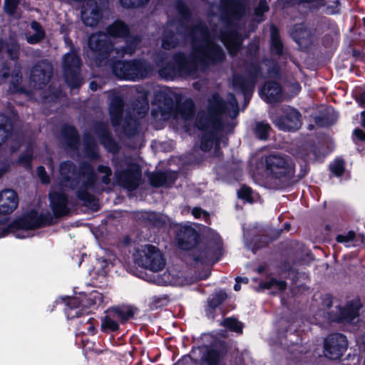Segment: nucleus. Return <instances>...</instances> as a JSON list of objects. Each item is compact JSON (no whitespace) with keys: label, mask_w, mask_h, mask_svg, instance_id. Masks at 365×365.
<instances>
[{"label":"nucleus","mask_w":365,"mask_h":365,"mask_svg":"<svg viewBox=\"0 0 365 365\" xmlns=\"http://www.w3.org/2000/svg\"><path fill=\"white\" fill-rule=\"evenodd\" d=\"M356 240V235L354 230H349L346 234H339L336 237L339 243L354 242Z\"/></svg>","instance_id":"3c124183"},{"label":"nucleus","mask_w":365,"mask_h":365,"mask_svg":"<svg viewBox=\"0 0 365 365\" xmlns=\"http://www.w3.org/2000/svg\"><path fill=\"white\" fill-rule=\"evenodd\" d=\"M349 346L345 334L339 332L329 334L324 339L323 353L326 358L336 361L344 355Z\"/></svg>","instance_id":"9d476101"},{"label":"nucleus","mask_w":365,"mask_h":365,"mask_svg":"<svg viewBox=\"0 0 365 365\" xmlns=\"http://www.w3.org/2000/svg\"><path fill=\"white\" fill-rule=\"evenodd\" d=\"M98 171L106 174L102 180L104 183L108 184L110 182L109 176L111 175V170L110 168L105 165H100L98 167Z\"/></svg>","instance_id":"13d9d810"},{"label":"nucleus","mask_w":365,"mask_h":365,"mask_svg":"<svg viewBox=\"0 0 365 365\" xmlns=\"http://www.w3.org/2000/svg\"><path fill=\"white\" fill-rule=\"evenodd\" d=\"M177 179V174L174 172H155L149 176L150 184L155 187L167 185L169 186L174 183Z\"/></svg>","instance_id":"c85d7f7f"},{"label":"nucleus","mask_w":365,"mask_h":365,"mask_svg":"<svg viewBox=\"0 0 365 365\" xmlns=\"http://www.w3.org/2000/svg\"><path fill=\"white\" fill-rule=\"evenodd\" d=\"M82 21L86 26H95L101 19V14L97 3L93 0H88L83 6Z\"/></svg>","instance_id":"412c9836"},{"label":"nucleus","mask_w":365,"mask_h":365,"mask_svg":"<svg viewBox=\"0 0 365 365\" xmlns=\"http://www.w3.org/2000/svg\"><path fill=\"white\" fill-rule=\"evenodd\" d=\"M338 118L336 113L332 110L331 113H326L314 117V123L319 127H329L334 125Z\"/></svg>","instance_id":"c9c22d12"},{"label":"nucleus","mask_w":365,"mask_h":365,"mask_svg":"<svg viewBox=\"0 0 365 365\" xmlns=\"http://www.w3.org/2000/svg\"><path fill=\"white\" fill-rule=\"evenodd\" d=\"M4 48L6 49V53L11 59L16 60L19 58V46L15 40L11 39L10 42L6 44L3 41H0V51Z\"/></svg>","instance_id":"58836bf2"},{"label":"nucleus","mask_w":365,"mask_h":365,"mask_svg":"<svg viewBox=\"0 0 365 365\" xmlns=\"http://www.w3.org/2000/svg\"><path fill=\"white\" fill-rule=\"evenodd\" d=\"M259 51V43L251 41L245 51V56L250 59H244L241 73L232 76V88L237 95L242 96L245 105L249 103L258 80L264 78L262 63L257 59Z\"/></svg>","instance_id":"f03ea898"},{"label":"nucleus","mask_w":365,"mask_h":365,"mask_svg":"<svg viewBox=\"0 0 365 365\" xmlns=\"http://www.w3.org/2000/svg\"><path fill=\"white\" fill-rule=\"evenodd\" d=\"M274 277L271 278L268 281H260L259 283V289L261 290L270 289L274 288Z\"/></svg>","instance_id":"e2e57ef3"},{"label":"nucleus","mask_w":365,"mask_h":365,"mask_svg":"<svg viewBox=\"0 0 365 365\" xmlns=\"http://www.w3.org/2000/svg\"><path fill=\"white\" fill-rule=\"evenodd\" d=\"M81 60L77 54L69 52L63 57V71L66 83L71 88H78L82 83L79 76Z\"/></svg>","instance_id":"ddd939ff"},{"label":"nucleus","mask_w":365,"mask_h":365,"mask_svg":"<svg viewBox=\"0 0 365 365\" xmlns=\"http://www.w3.org/2000/svg\"><path fill=\"white\" fill-rule=\"evenodd\" d=\"M149 0H120L123 6L126 8L136 7L147 3Z\"/></svg>","instance_id":"5fc2aeb1"},{"label":"nucleus","mask_w":365,"mask_h":365,"mask_svg":"<svg viewBox=\"0 0 365 365\" xmlns=\"http://www.w3.org/2000/svg\"><path fill=\"white\" fill-rule=\"evenodd\" d=\"M177 9L182 17L186 18L187 16L189 13L188 9L182 2H178Z\"/></svg>","instance_id":"69168bd1"},{"label":"nucleus","mask_w":365,"mask_h":365,"mask_svg":"<svg viewBox=\"0 0 365 365\" xmlns=\"http://www.w3.org/2000/svg\"><path fill=\"white\" fill-rule=\"evenodd\" d=\"M194 113V103L192 100L186 99L178 108V114L184 119H189Z\"/></svg>","instance_id":"ea45409f"},{"label":"nucleus","mask_w":365,"mask_h":365,"mask_svg":"<svg viewBox=\"0 0 365 365\" xmlns=\"http://www.w3.org/2000/svg\"><path fill=\"white\" fill-rule=\"evenodd\" d=\"M178 242L180 248L188 250L197 244L199 235L197 231L191 227H182L178 234Z\"/></svg>","instance_id":"aec40b11"},{"label":"nucleus","mask_w":365,"mask_h":365,"mask_svg":"<svg viewBox=\"0 0 365 365\" xmlns=\"http://www.w3.org/2000/svg\"><path fill=\"white\" fill-rule=\"evenodd\" d=\"M192 213L195 216V218H199L200 217H202L205 220V221H207L209 219L208 212L202 210V209H200L199 207L193 208Z\"/></svg>","instance_id":"052dcab7"},{"label":"nucleus","mask_w":365,"mask_h":365,"mask_svg":"<svg viewBox=\"0 0 365 365\" xmlns=\"http://www.w3.org/2000/svg\"><path fill=\"white\" fill-rule=\"evenodd\" d=\"M123 100L117 96H115L110 105V115L113 125H118L121 120L123 113Z\"/></svg>","instance_id":"2f4dec72"},{"label":"nucleus","mask_w":365,"mask_h":365,"mask_svg":"<svg viewBox=\"0 0 365 365\" xmlns=\"http://www.w3.org/2000/svg\"><path fill=\"white\" fill-rule=\"evenodd\" d=\"M291 36L293 40L300 46L307 43L310 37L309 31L303 24H294Z\"/></svg>","instance_id":"473e14b6"},{"label":"nucleus","mask_w":365,"mask_h":365,"mask_svg":"<svg viewBox=\"0 0 365 365\" xmlns=\"http://www.w3.org/2000/svg\"><path fill=\"white\" fill-rule=\"evenodd\" d=\"M260 98L266 103L275 104L283 100V88L277 81L267 80L259 89Z\"/></svg>","instance_id":"4468645a"},{"label":"nucleus","mask_w":365,"mask_h":365,"mask_svg":"<svg viewBox=\"0 0 365 365\" xmlns=\"http://www.w3.org/2000/svg\"><path fill=\"white\" fill-rule=\"evenodd\" d=\"M41 220L37 216V213L34 211L29 212L20 219L14 221L10 226L11 231L14 230H32L38 227Z\"/></svg>","instance_id":"393cba45"},{"label":"nucleus","mask_w":365,"mask_h":365,"mask_svg":"<svg viewBox=\"0 0 365 365\" xmlns=\"http://www.w3.org/2000/svg\"><path fill=\"white\" fill-rule=\"evenodd\" d=\"M269 10V6L266 0H259L257 6L254 9V14L257 17H263L264 13Z\"/></svg>","instance_id":"603ef678"},{"label":"nucleus","mask_w":365,"mask_h":365,"mask_svg":"<svg viewBox=\"0 0 365 365\" xmlns=\"http://www.w3.org/2000/svg\"><path fill=\"white\" fill-rule=\"evenodd\" d=\"M272 123L280 130L294 132L302 125V115L297 109L287 106L272 118Z\"/></svg>","instance_id":"9b49d317"},{"label":"nucleus","mask_w":365,"mask_h":365,"mask_svg":"<svg viewBox=\"0 0 365 365\" xmlns=\"http://www.w3.org/2000/svg\"><path fill=\"white\" fill-rule=\"evenodd\" d=\"M18 203V197L14 190H4L0 193V213L6 215L12 212Z\"/></svg>","instance_id":"5701e85b"},{"label":"nucleus","mask_w":365,"mask_h":365,"mask_svg":"<svg viewBox=\"0 0 365 365\" xmlns=\"http://www.w3.org/2000/svg\"><path fill=\"white\" fill-rule=\"evenodd\" d=\"M271 64L268 66L267 73L270 78L279 80L282 77V69L279 63L275 60L270 61Z\"/></svg>","instance_id":"a18cd8bd"},{"label":"nucleus","mask_w":365,"mask_h":365,"mask_svg":"<svg viewBox=\"0 0 365 365\" xmlns=\"http://www.w3.org/2000/svg\"><path fill=\"white\" fill-rule=\"evenodd\" d=\"M237 197L240 199L244 200L248 202H253L252 197V190L249 186L243 185L238 190H237Z\"/></svg>","instance_id":"09e8293b"},{"label":"nucleus","mask_w":365,"mask_h":365,"mask_svg":"<svg viewBox=\"0 0 365 365\" xmlns=\"http://www.w3.org/2000/svg\"><path fill=\"white\" fill-rule=\"evenodd\" d=\"M60 174L62 187L77 189L78 197L86 202L92 203L94 201L93 196L87 192L96 180L94 172L90 165L84 164L79 173L76 175L73 163L64 162L60 165Z\"/></svg>","instance_id":"39448f33"},{"label":"nucleus","mask_w":365,"mask_h":365,"mask_svg":"<svg viewBox=\"0 0 365 365\" xmlns=\"http://www.w3.org/2000/svg\"><path fill=\"white\" fill-rule=\"evenodd\" d=\"M139 38L131 37L125 41V47H115L110 42V36L103 32L93 34L88 38L89 51L88 56L93 58L98 66L106 65L115 58L122 56L124 53L134 52Z\"/></svg>","instance_id":"7ed1b4c3"},{"label":"nucleus","mask_w":365,"mask_h":365,"mask_svg":"<svg viewBox=\"0 0 365 365\" xmlns=\"http://www.w3.org/2000/svg\"><path fill=\"white\" fill-rule=\"evenodd\" d=\"M353 136L354 140L365 143V131L361 128H356L353 130Z\"/></svg>","instance_id":"bf43d9fd"},{"label":"nucleus","mask_w":365,"mask_h":365,"mask_svg":"<svg viewBox=\"0 0 365 365\" xmlns=\"http://www.w3.org/2000/svg\"><path fill=\"white\" fill-rule=\"evenodd\" d=\"M171 27H175L173 23L168 25V29L165 31V34L162 39V46L165 49L173 48L178 44V40L171 31Z\"/></svg>","instance_id":"e433bc0d"},{"label":"nucleus","mask_w":365,"mask_h":365,"mask_svg":"<svg viewBox=\"0 0 365 365\" xmlns=\"http://www.w3.org/2000/svg\"><path fill=\"white\" fill-rule=\"evenodd\" d=\"M155 101L164 113H170L173 110L175 105L179 103L177 94L168 88H160L158 91L155 93Z\"/></svg>","instance_id":"a211bd4d"},{"label":"nucleus","mask_w":365,"mask_h":365,"mask_svg":"<svg viewBox=\"0 0 365 365\" xmlns=\"http://www.w3.org/2000/svg\"><path fill=\"white\" fill-rule=\"evenodd\" d=\"M267 175L280 181H289L294 175L295 165L287 155L271 153L264 157Z\"/></svg>","instance_id":"423d86ee"},{"label":"nucleus","mask_w":365,"mask_h":365,"mask_svg":"<svg viewBox=\"0 0 365 365\" xmlns=\"http://www.w3.org/2000/svg\"><path fill=\"white\" fill-rule=\"evenodd\" d=\"M32 155L31 152H29L25 155L21 156L19 159V162L25 166H29V163L31 159Z\"/></svg>","instance_id":"338daca9"},{"label":"nucleus","mask_w":365,"mask_h":365,"mask_svg":"<svg viewBox=\"0 0 365 365\" xmlns=\"http://www.w3.org/2000/svg\"><path fill=\"white\" fill-rule=\"evenodd\" d=\"M185 38L190 40L192 46L190 56L187 58L182 53L175 55V66L160 68L158 72L161 77L173 79L177 76L192 74L199 66L219 62L225 58L222 49L211 39L202 22L187 31Z\"/></svg>","instance_id":"f257e3e1"},{"label":"nucleus","mask_w":365,"mask_h":365,"mask_svg":"<svg viewBox=\"0 0 365 365\" xmlns=\"http://www.w3.org/2000/svg\"><path fill=\"white\" fill-rule=\"evenodd\" d=\"M274 238L267 235H255L250 241V246L253 251H256L267 247L269 243L272 242Z\"/></svg>","instance_id":"f704fd0d"},{"label":"nucleus","mask_w":365,"mask_h":365,"mask_svg":"<svg viewBox=\"0 0 365 365\" xmlns=\"http://www.w3.org/2000/svg\"><path fill=\"white\" fill-rule=\"evenodd\" d=\"M140 180V169L136 164H132L129 169L119 176V181L128 190H133L139 185Z\"/></svg>","instance_id":"4be33fe9"},{"label":"nucleus","mask_w":365,"mask_h":365,"mask_svg":"<svg viewBox=\"0 0 365 365\" xmlns=\"http://www.w3.org/2000/svg\"><path fill=\"white\" fill-rule=\"evenodd\" d=\"M52 75V67L48 61L37 63L31 71V81L35 87L41 88L50 80Z\"/></svg>","instance_id":"f3484780"},{"label":"nucleus","mask_w":365,"mask_h":365,"mask_svg":"<svg viewBox=\"0 0 365 365\" xmlns=\"http://www.w3.org/2000/svg\"><path fill=\"white\" fill-rule=\"evenodd\" d=\"M244 324L239 321L235 317H230V331L235 332L237 334L243 333Z\"/></svg>","instance_id":"8fccbe9b"},{"label":"nucleus","mask_w":365,"mask_h":365,"mask_svg":"<svg viewBox=\"0 0 365 365\" xmlns=\"http://www.w3.org/2000/svg\"><path fill=\"white\" fill-rule=\"evenodd\" d=\"M251 0H230V19L240 21L250 14Z\"/></svg>","instance_id":"b1692460"},{"label":"nucleus","mask_w":365,"mask_h":365,"mask_svg":"<svg viewBox=\"0 0 365 365\" xmlns=\"http://www.w3.org/2000/svg\"><path fill=\"white\" fill-rule=\"evenodd\" d=\"M232 19H230V26ZM244 39L240 33L230 27V57L235 56L242 49Z\"/></svg>","instance_id":"c756f323"},{"label":"nucleus","mask_w":365,"mask_h":365,"mask_svg":"<svg viewBox=\"0 0 365 365\" xmlns=\"http://www.w3.org/2000/svg\"><path fill=\"white\" fill-rule=\"evenodd\" d=\"M19 4V0H4L5 11L9 15L14 14L18 8Z\"/></svg>","instance_id":"864d4df0"},{"label":"nucleus","mask_w":365,"mask_h":365,"mask_svg":"<svg viewBox=\"0 0 365 365\" xmlns=\"http://www.w3.org/2000/svg\"><path fill=\"white\" fill-rule=\"evenodd\" d=\"M301 160L316 162L322 156V148L314 140L304 141L297 151Z\"/></svg>","instance_id":"6ab92c4d"},{"label":"nucleus","mask_w":365,"mask_h":365,"mask_svg":"<svg viewBox=\"0 0 365 365\" xmlns=\"http://www.w3.org/2000/svg\"><path fill=\"white\" fill-rule=\"evenodd\" d=\"M239 106L235 94L230 93V120H235L239 115Z\"/></svg>","instance_id":"de8ad7c7"},{"label":"nucleus","mask_w":365,"mask_h":365,"mask_svg":"<svg viewBox=\"0 0 365 365\" xmlns=\"http://www.w3.org/2000/svg\"><path fill=\"white\" fill-rule=\"evenodd\" d=\"M50 200L52 210L56 216L64 215L68 213V200L64 194L52 191L50 193Z\"/></svg>","instance_id":"bb28decb"},{"label":"nucleus","mask_w":365,"mask_h":365,"mask_svg":"<svg viewBox=\"0 0 365 365\" xmlns=\"http://www.w3.org/2000/svg\"><path fill=\"white\" fill-rule=\"evenodd\" d=\"M219 259V256H213L211 250H207L203 252L199 260L203 261V262H216Z\"/></svg>","instance_id":"4d7b16f0"},{"label":"nucleus","mask_w":365,"mask_h":365,"mask_svg":"<svg viewBox=\"0 0 365 365\" xmlns=\"http://www.w3.org/2000/svg\"><path fill=\"white\" fill-rule=\"evenodd\" d=\"M94 135L98 137L101 143L109 151L115 153L118 150V145L110 137L107 125L104 123H100L94 130Z\"/></svg>","instance_id":"cd10ccee"},{"label":"nucleus","mask_w":365,"mask_h":365,"mask_svg":"<svg viewBox=\"0 0 365 365\" xmlns=\"http://www.w3.org/2000/svg\"><path fill=\"white\" fill-rule=\"evenodd\" d=\"M227 351V346L225 342H215L203 354L202 361L206 365H225Z\"/></svg>","instance_id":"2eb2a0df"},{"label":"nucleus","mask_w":365,"mask_h":365,"mask_svg":"<svg viewBox=\"0 0 365 365\" xmlns=\"http://www.w3.org/2000/svg\"><path fill=\"white\" fill-rule=\"evenodd\" d=\"M107 31L108 34L113 37H125L128 33L127 26L120 21L114 22L108 27Z\"/></svg>","instance_id":"4c0bfd02"},{"label":"nucleus","mask_w":365,"mask_h":365,"mask_svg":"<svg viewBox=\"0 0 365 365\" xmlns=\"http://www.w3.org/2000/svg\"><path fill=\"white\" fill-rule=\"evenodd\" d=\"M37 174L43 183L48 182V177L46 175V170L43 166H39L38 168Z\"/></svg>","instance_id":"0e129e2a"},{"label":"nucleus","mask_w":365,"mask_h":365,"mask_svg":"<svg viewBox=\"0 0 365 365\" xmlns=\"http://www.w3.org/2000/svg\"><path fill=\"white\" fill-rule=\"evenodd\" d=\"M134 260L138 266L153 272L163 270L166 265L163 252L153 245H145L138 248L134 255Z\"/></svg>","instance_id":"0eeeda50"},{"label":"nucleus","mask_w":365,"mask_h":365,"mask_svg":"<svg viewBox=\"0 0 365 365\" xmlns=\"http://www.w3.org/2000/svg\"><path fill=\"white\" fill-rule=\"evenodd\" d=\"M135 313V309L129 306L115 307L106 312V315L102 320L101 328L103 331H116L118 329L117 321L125 322Z\"/></svg>","instance_id":"f8f14e48"},{"label":"nucleus","mask_w":365,"mask_h":365,"mask_svg":"<svg viewBox=\"0 0 365 365\" xmlns=\"http://www.w3.org/2000/svg\"><path fill=\"white\" fill-rule=\"evenodd\" d=\"M85 149L86 153L91 159H95L98 157V152L96 150V145L94 142L93 136H91L88 134L85 135Z\"/></svg>","instance_id":"c03bdc74"},{"label":"nucleus","mask_w":365,"mask_h":365,"mask_svg":"<svg viewBox=\"0 0 365 365\" xmlns=\"http://www.w3.org/2000/svg\"><path fill=\"white\" fill-rule=\"evenodd\" d=\"M302 162L300 163V170L299 174L297 175L299 180L304 178L309 172V160H302Z\"/></svg>","instance_id":"6e6d98bb"},{"label":"nucleus","mask_w":365,"mask_h":365,"mask_svg":"<svg viewBox=\"0 0 365 365\" xmlns=\"http://www.w3.org/2000/svg\"><path fill=\"white\" fill-rule=\"evenodd\" d=\"M112 68L115 76L128 80L145 78L150 73L149 66L140 61H117Z\"/></svg>","instance_id":"6e6552de"},{"label":"nucleus","mask_w":365,"mask_h":365,"mask_svg":"<svg viewBox=\"0 0 365 365\" xmlns=\"http://www.w3.org/2000/svg\"><path fill=\"white\" fill-rule=\"evenodd\" d=\"M285 2L291 6H300L305 4H317V6H325V0H284ZM331 4L327 6V13L329 14H336L340 12L339 0H328Z\"/></svg>","instance_id":"a878e982"},{"label":"nucleus","mask_w":365,"mask_h":365,"mask_svg":"<svg viewBox=\"0 0 365 365\" xmlns=\"http://www.w3.org/2000/svg\"><path fill=\"white\" fill-rule=\"evenodd\" d=\"M362 307L359 298L353 299L347 302L344 306H336L335 311L329 312L327 318L331 322L350 324L359 317Z\"/></svg>","instance_id":"1a4fd4ad"},{"label":"nucleus","mask_w":365,"mask_h":365,"mask_svg":"<svg viewBox=\"0 0 365 365\" xmlns=\"http://www.w3.org/2000/svg\"><path fill=\"white\" fill-rule=\"evenodd\" d=\"M358 242H360V244L365 245V235L364 233H359L358 235H356V240L354 242L355 244L354 246L359 245Z\"/></svg>","instance_id":"774afa93"},{"label":"nucleus","mask_w":365,"mask_h":365,"mask_svg":"<svg viewBox=\"0 0 365 365\" xmlns=\"http://www.w3.org/2000/svg\"><path fill=\"white\" fill-rule=\"evenodd\" d=\"M345 164L343 158H336L330 163L329 170L335 177H341L345 172Z\"/></svg>","instance_id":"37998d69"},{"label":"nucleus","mask_w":365,"mask_h":365,"mask_svg":"<svg viewBox=\"0 0 365 365\" xmlns=\"http://www.w3.org/2000/svg\"><path fill=\"white\" fill-rule=\"evenodd\" d=\"M222 110L221 98L217 94H215L210 100L207 112H200L197 115V126L204 132L200 145L204 151L210 150L217 141L218 133L222 128Z\"/></svg>","instance_id":"20e7f679"},{"label":"nucleus","mask_w":365,"mask_h":365,"mask_svg":"<svg viewBox=\"0 0 365 365\" xmlns=\"http://www.w3.org/2000/svg\"><path fill=\"white\" fill-rule=\"evenodd\" d=\"M63 133L68 138V145L74 147L78 141V136L76 129L73 127L69 126L64 129Z\"/></svg>","instance_id":"49530a36"},{"label":"nucleus","mask_w":365,"mask_h":365,"mask_svg":"<svg viewBox=\"0 0 365 365\" xmlns=\"http://www.w3.org/2000/svg\"><path fill=\"white\" fill-rule=\"evenodd\" d=\"M155 282L160 285H178L180 283L179 279L171 274L170 271L165 272L162 275H158L155 279Z\"/></svg>","instance_id":"a19ab883"},{"label":"nucleus","mask_w":365,"mask_h":365,"mask_svg":"<svg viewBox=\"0 0 365 365\" xmlns=\"http://www.w3.org/2000/svg\"><path fill=\"white\" fill-rule=\"evenodd\" d=\"M274 288L277 289L278 292H283L287 288V283L285 280H279L274 278Z\"/></svg>","instance_id":"680f3d73"},{"label":"nucleus","mask_w":365,"mask_h":365,"mask_svg":"<svg viewBox=\"0 0 365 365\" xmlns=\"http://www.w3.org/2000/svg\"><path fill=\"white\" fill-rule=\"evenodd\" d=\"M284 46L281 39L278 29L272 26L270 37V51L272 54L282 57L284 56Z\"/></svg>","instance_id":"7c9ffc66"},{"label":"nucleus","mask_w":365,"mask_h":365,"mask_svg":"<svg viewBox=\"0 0 365 365\" xmlns=\"http://www.w3.org/2000/svg\"><path fill=\"white\" fill-rule=\"evenodd\" d=\"M31 26L35 34L28 36L26 40L29 43H38L44 37V31L41 26L36 21H32Z\"/></svg>","instance_id":"79ce46f5"},{"label":"nucleus","mask_w":365,"mask_h":365,"mask_svg":"<svg viewBox=\"0 0 365 365\" xmlns=\"http://www.w3.org/2000/svg\"><path fill=\"white\" fill-rule=\"evenodd\" d=\"M11 123L10 120L3 115H0V145L6 143L11 152L17 150L20 146L19 138L16 134H10Z\"/></svg>","instance_id":"dca6fc26"},{"label":"nucleus","mask_w":365,"mask_h":365,"mask_svg":"<svg viewBox=\"0 0 365 365\" xmlns=\"http://www.w3.org/2000/svg\"><path fill=\"white\" fill-rule=\"evenodd\" d=\"M272 127L267 122L264 120L257 121L252 129L253 134L255 138L262 141H267L269 139Z\"/></svg>","instance_id":"72a5a7b5"}]
</instances>
